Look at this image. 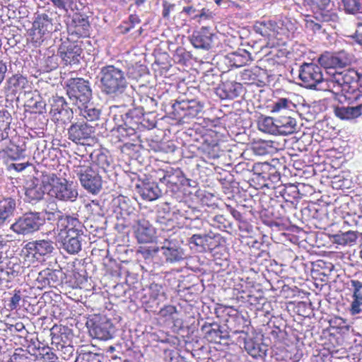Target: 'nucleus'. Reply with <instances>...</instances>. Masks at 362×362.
<instances>
[{
  "instance_id": "24",
  "label": "nucleus",
  "mask_w": 362,
  "mask_h": 362,
  "mask_svg": "<svg viewBox=\"0 0 362 362\" xmlns=\"http://www.w3.org/2000/svg\"><path fill=\"white\" fill-rule=\"evenodd\" d=\"M138 194L146 201H154L161 195V190L155 182L142 181L136 185Z\"/></svg>"
},
{
  "instance_id": "18",
  "label": "nucleus",
  "mask_w": 362,
  "mask_h": 362,
  "mask_svg": "<svg viewBox=\"0 0 362 362\" xmlns=\"http://www.w3.org/2000/svg\"><path fill=\"white\" fill-rule=\"evenodd\" d=\"M214 36L211 28L203 26L200 30L193 32L189 40L194 48L208 51L212 47Z\"/></svg>"
},
{
  "instance_id": "37",
  "label": "nucleus",
  "mask_w": 362,
  "mask_h": 362,
  "mask_svg": "<svg viewBox=\"0 0 362 362\" xmlns=\"http://www.w3.org/2000/svg\"><path fill=\"white\" fill-rule=\"evenodd\" d=\"M142 115V110L139 108L129 110L124 115H120L123 122L122 124L127 127H139Z\"/></svg>"
},
{
  "instance_id": "40",
  "label": "nucleus",
  "mask_w": 362,
  "mask_h": 362,
  "mask_svg": "<svg viewBox=\"0 0 362 362\" xmlns=\"http://www.w3.org/2000/svg\"><path fill=\"white\" fill-rule=\"evenodd\" d=\"M207 337L216 343H221L222 339H226L229 335L226 329L218 325H211L206 332Z\"/></svg>"
},
{
  "instance_id": "21",
  "label": "nucleus",
  "mask_w": 362,
  "mask_h": 362,
  "mask_svg": "<svg viewBox=\"0 0 362 362\" xmlns=\"http://www.w3.org/2000/svg\"><path fill=\"white\" fill-rule=\"evenodd\" d=\"M135 236L140 243H148L156 238V229L145 218L139 219L135 226Z\"/></svg>"
},
{
  "instance_id": "20",
  "label": "nucleus",
  "mask_w": 362,
  "mask_h": 362,
  "mask_svg": "<svg viewBox=\"0 0 362 362\" xmlns=\"http://www.w3.org/2000/svg\"><path fill=\"white\" fill-rule=\"evenodd\" d=\"M50 112L57 120L63 122L69 120L73 115V111L64 98L58 95L52 98Z\"/></svg>"
},
{
  "instance_id": "32",
  "label": "nucleus",
  "mask_w": 362,
  "mask_h": 362,
  "mask_svg": "<svg viewBox=\"0 0 362 362\" xmlns=\"http://www.w3.org/2000/svg\"><path fill=\"white\" fill-rule=\"evenodd\" d=\"M57 226L60 228L59 231L77 230L78 232L83 229L81 222L77 218L71 216H60Z\"/></svg>"
},
{
  "instance_id": "30",
  "label": "nucleus",
  "mask_w": 362,
  "mask_h": 362,
  "mask_svg": "<svg viewBox=\"0 0 362 362\" xmlns=\"http://www.w3.org/2000/svg\"><path fill=\"white\" fill-rule=\"evenodd\" d=\"M90 24L87 18L80 15H76L69 30L72 34L75 33L78 37H86L89 34Z\"/></svg>"
},
{
  "instance_id": "22",
  "label": "nucleus",
  "mask_w": 362,
  "mask_h": 362,
  "mask_svg": "<svg viewBox=\"0 0 362 362\" xmlns=\"http://www.w3.org/2000/svg\"><path fill=\"white\" fill-rule=\"evenodd\" d=\"M26 248L35 258L39 260L53 252L54 243L49 240H38L28 243Z\"/></svg>"
},
{
  "instance_id": "64",
  "label": "nucleus",
  "mask_w": 362,
  "mask_h": 362,
  "mask_svg": "<svg viewBox=\"0 0 362 362\" xmlns=\"http://www.w3.org/2000/svg\"><path fill=\"white\" fill-rule=\"evenodd\" d=\"M298 192V189L296 185H290L288 187H285L283 190L281 192V196L285 199H288L287 197L290 196V193L296 194Z\"/></svg>"
},
{
  "instance_id": "16",
  "label": "nucleus",
  "mask_w": 362,
  "mask_h": 362,
  "mask_svg": "<svg viewBox=\"0 0 362 362\" xmlns=\"http://www.w3.org/2000/svg\"><path fill=\"white\" fill-rule=\"evenodd\" d=\"M158 178L162 183L171 188L172 190H176L180 185L185 184V177L182 171L177 168H167L165 170H159L157 172Z\"/></svg>"
},
{
  "instance_id": "7",
  "label": "nucleus",
  "mask_w": 362,
  "mask_h": 362,
  "mask_svg": "<svg viewBox=\"0 0 362 362\" xmlns=\"http://www.w3.org/2000/svg\"><path fill=\"white\" fill-rule=\"evenodd\" d=\"M66 94L71 103L77 107L88 103L92 98L89 81L82 78H70L66 84Z\"/></svg>"
},
{
  "instance_id": "6",
  "label": "nucleus",
  "mask_w": 362,
  "mask_h": 362,
  "mask_svg": "<svg viewBox=\"0 0 362 362\" xmlns=\"http://www.w3.org/2000/svg\"><path fill=\"white\" fill-rule=\"evenodd\" d=\"M298 77L300 85L305 88L328 91V88H322L328 86V78H324L322 68L316 64L303 63L300 66Z\"/></svg>"
},
{
  "instance_id": "41",
  "label": "nucleus",
  "mask_w": 362,
  "mask_h": 362,
  "mask_svg": "<svg viewBox=\"0 0 362 362\" xmlns=\"http://www.w3.org/2000/svg\"><path fill=\"white\" fill-rule=\"evenodd\" d=\"M333 240L334 243L341 245H352L358 238L357 233L353 230H349L344 233L339 232L333 235Z\"/></svg>"
},
{
  "instance_id": "57",
  "label": "nucleus",
  "mask_w": 362,
  "mask_h": 362,
  "mask_svg": "<svg viewBox=\"0 0 362 362\" xmlns=\"http://www.w3.org/2000/svg\"><path fill=\"white\" fill-rule=\"evenodd\" d=\"M177 313V310L175 306L168 305L161 308L159 311V315L163 317H170L174 320V315Z\"/></svg>"
},
{
  "instance_id": "9",
  "label": "nucleus",
  "mask_w": 362,
  "mask_h": 362,
  "mask_svg": "<svg viewBox=\"0 0 362 362\" xmlns=\"http://www.w3.org/2000/svg\"><path fill=\"white\" fill-rule=\"evenodd\" d=\"M45 221V217L40 212H27L17 218L10 228L18 235H30L40 230Z\"/></svg>"
},
{
  "instance_id": "26",
  "label": "nucleus",
  "mask_w": 362,
  "mask_h": 362,
  "mask_svg": "<svg viewBox=\"0 0 362 362\" xmlns=\"http://www.w3.org/2000/svg\"><path fill=\"white\" fill-rule=\"evenodd\" d=\"M243 93V86L235 81L224 82L216 91L217 95L222 99H234Z\"/></svg>"
},
{
  "instance_id": "59",
  "label": "nucleus",
  "mask_w": 362,
  "mask_h": 362,
  "mask_svg": "<svg viewBox=\"0 0 362 362\" xmlns=\"http://www.w3.org/2000/svg\"><path fill=\"white\" fill-rule=\"evenodd\" d=\"M83 233V229L82 231L70 230V231H59L57 238H77L82 240V235Z\"/></svg>"
},
{
  "instance_id": "53",
  "label": "nucleus",
  "mask_w": 362,
  "mask_h": 362,
  "mask_svg": "<svg viewBox=\"0 0 362 362\" xmlns=\"http://www.w3.org/2000/svg\"><path fill=\"white\" fill-rule=\"evenodd\" d=\"M21 267L17 263L13 262L11 260H9L7 264V267L4 269H1L2 272L7 275L8 279H13L18 276L19 273V269Z\"/></svg>"
},
{
  "instance_id": "33",
  "label": "nucleus",
  "mask_w": 362,
  "mask_h": 362,
  "mask_svg": "<svg viewBox=\"0 0 362 362\" xmlns=\"http://www.w3.org/2000/svg\"><path fill=\"white\" fill-rule=\"evenodd\" d=\"M334 113L341 119H353L362 115V104L355 107H337Z\"/></svg>"
},
{
  "instance_id": "56",
  "label": "nucleus",
  "mask_w": 362,
  "mask_h": 362,
  "mask_svg": "<svg viewBox=\"0 0 362 362\" xmlns=\"http://www.w3.org/2000/svg\"><path fill=\"white\" fill-rule=\"evenodd\" d=\"M331 326L340 329L341 332L349 331L351 326L347 324L346 321L341 317H336L330 321Z\"/></svg>"
},
{
  "instance_id": "60",
  "label": "nucleus",
  "mask_w": 362,
  "mask_h": 362,
  "mask_svg": "<svg viewBox=\"0 0 362 362\" xmlns=\"http://www.w3.org/2000/svg\"><path fill=\"white\" fill-rule=\"evenodd\" d=\"M120 214L122 216H129L134 213L135 209L129 206L127 202L124 199L122 202L119 203Z\"/></svg>"
},
{
  "instance_id": "2",
  "label": "nucleus",
  "mask_w": 362,
  "mask_h": 362,
  "mask_svg": "<svg viewBox=\"0 0 362 362\" xmlns=\"http://www.w3.org/2000/svg\"><path fill=\"white\" fill-rule=\"evenodd\" d=\"M42 182L49 185L48 194L59 202H74L78 198L77 186L72 181L49 173L43 175Z\"/></svg>"
},
{
  "instance_id": "54",
  "label": "nucleus",
  "mask_w": 362,
  "mask_h": 362,
  "mask_svg": "<svg viewBox=\"0 0 362 362\" xmlns=\"http://www.w3.org/2000/svg\"><path fill=\"white\" fill-rule=\"evenodd\" d=\"M137 128L138 127H127L122 124H118L117 132L121 136L119 140L123 141L124 138L134 135Z\"/></svg>"
},
{
  "instance_id": "4",
  "label": "nucleus",
  "mask_w": 362,
  "mask_h": 362,
  "mask_svg": "<svg viewBox=\"0 0 362 362\" xmlns=\"http://www.w3.org/2000/svg\"><path fill=\"white\" fill-rule=\"evenodd\" d=\"M361 79L362 76L354 69L334 72L328 77V86L322 88H328V91L334 93H351L357 89L358 81Z\"/></svg>"
},
{
  "instance_id": "46",
  "label": "nucleus",
  "mask_w": 362,
  "mask_h": 362,
  "mask_svg": "<svg viewBox=\"0 0 362 362\" xmlns=\"http://www.w3.org/2000/svg\"><path fill=\"white\" fill-rule=\"evenodd\" d=\"M313 8H317L320 11V15L323 21H329L330 16L327 12L330 7V0H308Z\"/></svg>"
},
{
  "instance_id": "15",
  "label": "nucleus",
  "mask_w": 362,
  "mask_h": 362,
  "mask_svg": "<svg viewBox=\"0 0 362 362\" xmlns=\"http://www.w3.org/2000/svg\"><path fill=\"white\" fill-rule=\"evenodd\" d=\"M235 333L242 334L239 337V342L240 339L243 341L244 349L250 356L255 359H263L266 356L267 346L262 341L261 339L247 338V333L243 331H235Z\"/></svg>"
},
{
  "instance_id": "27",
  "label": "nucleus",
  "mask_w": 362,
  "mask_h": 362,
  "mask_svg": "<svg viewBox=\"0 0 362 362\" xmlns=\"http://www.w3.org/2000/svg\"><path fill=\"white\" fill-rule=\"evenodd\" d=\"M290 114L289 115H280L276 118L277 134L288 135L294 133L297 129L296 119Z\"/></svg>"
},
{
  "instance_id": "38",
  "label": "nucleus",
  "mask_w": 362,
  "mask_h": 362,
  "mask_svg": "<svg viewBox=\"0 0 362 362\" xmlns=\"http://www.w3.org/2000/svg\"><path fill=\"white\" fill-rule=\"evenodd\" d=\"M78 108L79 109V115L89 122L99 119L101 115V110L89 103L81 105V107H78Z\"/></svg>"
},
{
  "instance_id": "61",
  "label": "nucleus",
  "mask_w": 362,
  "mask_h": 362,
  "mask_svg": "<svg viewBox=\"0 0 362 362\" xmlns=\"http://www.w3.org/2000/svg\"><path fill=\"white\" fill-rule=\"evenodd\" d=\"M59 351L61 352L59 354L60 357L64 360H67L73 354L74 347L72 346L66 345V344H64L62 345V346H61L60 350Z\"/></svg>"
},
{
  "instance_id": "17",
  "label": "nucleus",
  "mask_w": 362,
  "mask_h": 362,
  "mask_svg": "<svg viewBox=\"0 0 362 362\" xmlns=\"http://www.w3.org/2000/svg\"><path fill=\"white\" fill-rule=\"evenodd\" d=\"M44 175L39 178L33 177L27 181L25 195L28 202H38L43 198L45 191L48 192L49 185L42 182Z\"/></svg>"
},
{
  "instance_id": "58",
  "label": "nucleus",
  "mask_w": 362,
  "mask_h": 362,
  "mask_svg": "<svg viewBox=\"0 0 362 362\" xmlns=\"http://www.w3.org/2000/svg\"><path fill=\"white\" fill-rule=\"evenodd\" d=\"M58 58L56 55H52L47 57L45 59V66L46 69V71H50L53 69H55L58 66Z\"/></svg>"
},
{
  "instance_id": "50",
  "label": "nucleus",
  "mask_w": 362,
  "mask_h": 362,
  "mask_svg": "<svg viewBox=\"0 0 362 362\" xmlns=\"http://www.w3.org/2000/svg\"><path fill=\"white\" fill-rule=\"evenodd\" d=\"M12 362H35L33 357L25 350L16 349L11 358Z\"/></svg>"
},
{
  "instance_id": "12",
  "label": "nucleus",
  "mask_w": 362,
  "mask_h": 362,
  "mask_svg": "<svg viewBox=\"0 0 362 362\" xmlns=\"http://www.w3.org/2000/svg\"><path fill=\"white\" fill-rule=\"evenodd\" d=\"M52 13L38 15L33 23V39L36 42L43 41L50 33L58 30L59 23H54Z\"/></svg>"
},
{
  "instance_id": "31",
  "label": "nucleus",
  "mask_w": 362,
  "mask_h": 362,
  "mask_svg": "<svg viewBox=\"0 0 362 362\" xmlns=\"http://www.w3.org/2000/svg\"><path fill=\"white\" fill-rule=\"evenodd\" d=\"M28 86L27 78L22 74H16L7 80V88L12 93H21Z\"/></svg>"
},
{
  "instance_id": "34",
  "label": "nucleus",
  "mask_w": 362,
  "mask_h": 362,
  "mask_svg": "<svg viewBox=\"0 0 362 362\" xmlns=\"http://www.w3.org/2000/svg\"><path fill=\"white\" fill-rule=\"evenodd\" d=\"M27 99L25 100V106L28 107L33 112L42 113L45 108L46 104L41 99L40 95L35 91V93L28 92L26 93Z\"/></svg>"
},
{
  "instance_id": "35",
  "label": "nucleus",
  "mask_w": 362,
  "mask_h": 362,
  "mask_svg": "<svg viewBox=\"0 0 362 362\" xmlns=\"http://www.w3.org/2000/svg\"><path fill=\"white\" fill-rule=\"evenodd\" d=\"M228 59L230 65L236 67L245 66L252 61L250 53L245 49H238L228 54Z\"/></svg>"
},
{
  "instance_id": "25",
  "label": "nucleus",
  "mask_w": 362,
  "mask_h": 362,
  "mask_svg": "<svg viewBox=\"0 0 362 362\" xmlns=\"http://www.w3.org/2000/svg\"><path fill=\"white\" fill-rule=\"evenodd\" d=\"M173 214L174 215H179L181 217H184L186 219H189L194 223H198L201 227L203 225L202 221L199 218L200 216V211L191 207L185 202H179L177 205L173 208Z\"/></svg>"
},
{
  "instance_id": "5",
  "label": "nucleus",
  "mask_w": 362,
  "mask_h": 362,
  "mask_svg": "<svg viewBox=\"0 0 362 362\" xmlns=\"http://www.w3.org/2000/svg\"><path fill=\"white\" fill-rule=\"evenodd\" d=\"M144 253L147 256L154 257L158 255L162 261L166 263H175L185 259V252L178 241L171 238H165L161 246L153 247L146 249Z\"/></svg>"
},
{
  "instance_id": "51",
  "label": "nucleus",
  "mask_w": 362,
  "mask_h": 362,
  "mask_svg": "<svg viewBox=\"0 0 362 362\" xmlns=\"http://www.w3.org/2000/svg\"><path fill=\"white\" fill-rule=\"evenodd\" d=\"M53 6L59 11L67 13L69 10H73V6L75 0H49Z\"/></svg>"
},
{
  "instance_id": "1",
  "label": "nucleus",
  "mask_w": 362,
  "mask_h": 362,
  "mask_svg": "<svg viewBox=\"0 0 362 362\" xmlns=\"http://www.w3.org/2000/svg\"><path fill=\"white\" fill-rule=\"evenodd\" d=\"M98 78L101 92L110 98H119L124 93H129L132 89L125 72L113 65L103 66Z\"/></svg>"
},
{
  "instance_id": "23",
  "label": "nucleus",
  "mask_w": 362,
  "mask_h": 362,
  "mask_svg": "<svg viewBox=\"0 0 362 362\" xmlns=\"http://www.w3.org/2000/svg\"><path fill=\"white\" fill-rule=\"evenodd\" d=\"M349 286L353 293L349 312L352 315L362 314V282L351 279L349 282Z\"/></svg>"
},
{
  "instance_id": "47",
  "label": "nucleus",
  "mask_w": 362,
  "mask_h": 362,
  "mask_svg": "<svg viewBox=\"0 0 362 362\" xmlns=\"http://www.w3.org/2000/svg\"><path fill=\"white\" fill-rule=\"evenodd\" d=\"M150 298L158 300V303L166 299L165 289L162 285L153 283L149 286Z\"/></svg>"
},
{
  "instance_id": "29",
  "label": "nucleus",
  "mask_w": 362,
  "mask_h": 362,
  "mask_svg": "<svg viewBox=\"0 0 362 362\" xmlns=\"http://www.w3.org/2000/svg\"><path fill=\"white\" fill-rule=\"evenodd\" d=\"M276 23L272 21H257L253 26L254 31L269 40L276 37Z\"/></svg>"
},
{
  "instance_id": "55",
  "label": "nucleus",
  "mask_w": 362,
  "mask_h": 362,
  "mask_svg": "<svg viewBox=\"0 0 362 362\" xmlns=\"http://www.w3.org/2000/svg\"><path fill=\"white\" fill-rule=\"evenodd\" d=\"M54 327L51 329L52 335V345L56 350L59 351L61 346L66 344V341L63 339L62 333L55 334L54 333Z\"/></svg>"
},
{
  "instance_id": "8",
  "label": "nucleus",
  "mask_w": 362,
  "mask_h": 362,
  "mask_svg": "<svg viewBox=\"0 0 362 362\" xmlns=\"http://www.w3.org/2000/svg\"><path fill=\"white\" fill-rule=\"evenodd\" d=\"M74 173L84 189L92 194H97L102 189L103 180L93 167L80 165L74 167Z\"/></svg>"
},
{
  "instance_id": "62",
  "label": "nucleus",
  "mask_w": 362,
  "mask_h": 362,
  "mask_svg": "<svg viewBox=\"0 0 362 362\" xmlns=\"http://www.w3.org/2000/svg\"><path fill=\"white\" fill-rule=\"evenodd\" d=\"M76 362H100L98 357L95 354H83L81 357H78Z\"/></svg>"
},
{
  "instance_id": "43",
  "label": "nucleus",
  "mask_w": 362,
  "mask_h": 362,
  "mask_svg": "<svg viewBox=\"0 0 362 362\" xmlns=\"http://www.w3.org/2000/svg\"><path fill=\"white\" fill-rule=\"evenodd\" d=\"M211 239L209 235L194 234L189 238V244L197 247V250L199 252H205L209 248L208 242Z\"/></svg>"
},
{
  "instance_id": "48",
  "label": "nucleus",
  "mask_w": 362,
  "mask_h": 362,
  "mask_svg": "<svg viewBox=\"0 0 362 362\" xmlns=\"http://www.w3.org/2000/svg\"><path fill=\"white\" fill-rule=\"evenodd\" d=\"M54 347H38V354L44 362H57L59 356L53 351Z\"/></svg>"
},
{
  "instance_id": "42",
  "label": "nucleus",
  "mask_w": 362,
  "mask_h": 362,
  "mask_svg": "<svg viewBox=\"0 0 362 362\" xmlns=\"http://www.w3.org/2000/svg\"><path fill=\"white\" fill-rule=\"evenodd\" d=\"M296 107V105L291 100L281 98L274 102L272 107V111L273 112H281L289 110L290 114H294V110Z\"/></svg>"
},
{
  "instance_id": "52",
  "label": "nucleus",
  "mask_w": 362,
  "mask_h": 362,
  "mask_svg": "<svg viewBox=\"0 0 362 362\" xmlns=\"http://www.w3.org/2000/svg\"><path fill=\"white\" fill-rule=\"evenodd\" d=\"M182 12L186 13L187 15H188L190 18H192L193 19H196L198 18L200 19L207 18V17H208V15L206 14V12L205 11L204 9H202L201 11L197 10L192 6L184 7Z\"/></svg>"
},
{
  "instance_id": "13",
  "label": "nucleus",
  "mask_w": 362,
  "mask_h": 362,
  "mask_svg": "<svg viewBox=\"0 0 362 362\" xmlns=\"http://www.w3.org/2000/svg\"><path fill=\"white\" fill-rule=\"evenodd\" d=\"M94 127L84 122L72 124L68 129V138L79 145H88L93 140Z\"/></svg>"
},
{
  "instance_id": "39",
  "label": "nucleus",
  "mask_w": 362,
  "mask_h": 362,
  "mask_svg": "<svg viewBox=\"0 0 362 362\" xmlns=\"http://www.w3.org/2000/svg\"><path fill=\"white\" fill-rule=\"evenodd\" d=\"M16 209V201L12 198H7L0 201V225L12 216Z\"/></svg>"
},
{
  "instance_id": "14",
  "label": "nucleus",
  "mask_w": 362,
  "mask_h": 362,
  "mask_svg": "<svg viewBox=\"0 0 362 362\" xmlns=\"http://www.w3.org/2000/svg\"><path fill=\"white\" fill-rule=\"evenodd\" d=\"M352 55L345 50L334 53L325 52L318 58V62L325 68H343L352 62Z\"/></svg>"
},
{
  "instance_id": "49",
  "label": "nucleus",
  "mask_w": 362,
  "mask_h": 362,
  "mask_svg": "<svg viewBox=\"0 0 362 362\" xmlns=\"http://www.w3.org/2000/svg\"><path fill=\"white\" fill-rule=\"evenodd\" d=\"M343 9L347 13L355 14L361 7L360 0H341Z\"/></svg>"
},
{
  "instance_id": "10",
  "label": "nucleus",
  "mask_w": 362,
  "mask_h": 362,
  "mask_svg": "<svg viewBox=\"0 0 362 362\" xmlns=\"http://www.w3.org/2000/svg\"><path fill=\"white\" fill-rule=\"evenodd\" d=\"M171 108L170 113L175 119L186 122L187 119L198 116L202 112L204 104L194 99L177 100Z\"/></svg>"
},
{
  "instance_id": "36",
  "label": "nucleus",
  "mask_w": 362,
  "mask_h": 362,
  "mask_svg": "<svg viewBox=\"0 0 362 362\" xmlns=\"http://www.w3.org/2000/svg\"><path fill=\"white\" fill-rule=\"evenodd\" d=\"M81 240L77 238H57L60 247L69 254H77L81 250Z\"/></svg>"
},
{
  "instance_id": "44",
  "label": "nucleus",
  "mask_w": 362,
  "mask_h": 362,
  "mask_svg": "<svg viewBox=\"0 0 362 362\" xmlns=\"http://www.w3.org/2000/svg\"><path fill=\"white\" fill-rule=\"evenodd\" d=\"M59 275H62L61 271L47 269L40 272L37 280L45 285H50L52 283L54 284L59 281Z\"/></svg>"
},
{
  "instance_id": "3",
  "label": "nucleus",
  "mask_w": 362,
  "mask_h": 362,
  "mask_svg": "<svg viewBox=\"0 0 362 362\" xmlns=\"http://www.w3.org/2000/svg\"><path fill=\"white\" fill-rule=\"evenodd\" d=\"M11 122L9 112L6 110H0V153L6 152L12 160H17L23 156L25 147L24 144L16 145L11 143L8 136Z\"/></svg>"
},
{
  "instance_id": "63",
  "label": "nucleus",
  "mask_w": 362,
  "mask_h": 362,
  "mask_svg": "<svg viewBox=\"0 0 362 362\" xmlns=\"http://www.w3.org/2000/svg\"><path fill=\"white\" fill-rule=\"evenodd\" d=\"M21 300L20 291L16 292L14 295L11 298L8 307L11 310H15L19 305V303Z\"/></svg>"
},
{
  "instance_id": "45",
  "label": "nucleus",
  "mask_w": 362,
  "mask_h": 362,
  "mask_svg": "<svg viewBox=\"0 0 362 362\" xmlns=\"http://www.w3.org/2000/svg\"><path fill=\"white\" fill-rule=\"evenodd\" d=\"M259 129L264 133L268 134H277V125L276 118L274 119L270 117H265L258 122Z\"/></svg>"
},
{
  "instance_id": "19",
  "label": "nucleus",
  "mask_w": 362,
  "mask_h": 362,
  "mask_svg": "<svg viewBox=\"0 0 362 362\" xmlns=\"http://www.w3.org/2000/svg\"><path fill=\"white\" fill-rule=\"evenodd\" d=\"M81 52L82 49L80 46L69 42H62L58 49V54L65 64H78Z\"/></svg>"
},
{
  "instance_id": "28",
  "label": "nucleus",
  "mask_w": 362,
  "mask_h": 362,
  "mask_svg": "<svg viewBox=\"0 0 362 362\" xmlns=\"http://www.w3.org/2000/svg\"><path fill=\"white\" fill-rule=\"evenodd\" d=\"M266 76L265 70L255 66L250 69H244L240 72V80L247 84L263 83L264 78Z\"/></svg>"
},
{
  "instance_id": "11",
  "label": "nucleus",
  "mask_w": 362,
  "mask_h": 362,
  "mask_svg": "<svg viewBox=\"0 0 362 362\" xmlns=\"http://www.w3.org/2000/svg\"><path fill=\"white\" fill-rule=\"evenodd\" d=\"M89 332L93 337L100 340L112 339L115 332V327L106 316H95L87 322Z\"/></svg>"
}]
</instances>
